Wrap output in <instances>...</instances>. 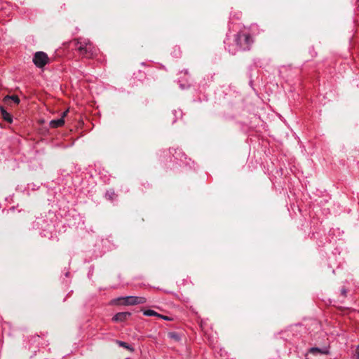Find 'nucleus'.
<instances>
[{
	"mask_svg": "<svg viewBox=\"0 0 359 359\" xmlns=\"http://www.w3.org/2000/svg\"><path fill=\"white\" fill-rule=\"evenodd\" d=\"M32 61L38 68H43L49 62L48 55L43 51L36 52L33 56Z\"/></svg>",
	"mask_w": 359,
	"mask_h": 359,
	"instance_id": "7ed1b4c3",
	"label": "nucleus"
},
{
	"mask_svg": "<svg viewBox=\"0 0 359 359\" xmlns=\"http://www.w3.org/2000/svg\"><path fill=\"white\" fill-rule=\"evenodd\" d=\"M115 196V193L113 190H109L105 194V197L109 200H113Z\"/></svg>",
	"mask_w": 359,
	"mask_h": 359,
	"instance_id": "f8f14e48",
	"label": "nucleus"
},
{
	"mask_svg": "<svg viewBox=\"0 0 359 359\" xmlns=\"http://www.w3.org/2000/svg\"><path fill=\"white\" fill-rule=\"evenodd\" d=\"M235 43L237 48L241 50H249L253 43V39L250 34L241 32L235 36Z\"/></svg>",
	"mask_w": 359,
	"mask_h": 359,
	"instance_id": "f03ea898",
	"label": "nucleus"
},
{
	"mask_svg": "<svg viewBox=\"0 0 359 359\" xmlns=\"http://www.w3.org/2000/svg\"><path fill=\"white\" fill-rule=\"evenodd\" d=\"M158 318H163V320H170V318L169 317L163 315H161V316H158Z\"/></svg>",
	"mask_w": 359,
	"mask_h": 359,
	"instance_id": "2eb2a0df",
	"label": "nucleus"
},
{
	"mask_svg": "<svg viewBox=\"0 0 359 359\" xmlns=\"http://www.w3.org/2000/svg\"><path fill=\"white\" fill-rule=\"evenodd\" d=\"M180 88L182 89H184L185 88V86L184 84H180Z\"/></svg>",
	"mask_w": 359,
	"mask_h": 359,
	"instance_id": "aec40b11",
	"label": "nucleus"
},
{
	"mask_svg": "<svg viewBox=\"0 0 359 359\" xmlns=\"http://www.w3.org/2000/svg\"><path fill=\"white\" fill-rule=\"evenodd\" d=\"M1 112L2 117L5 121H6L8 123H11L13 121L12 115L10 113L7 112L4 108H1Z\"/></svg>",
	"mask_w": 359,
	"mask_h": 359,
	"instance_id": "6e6552de",
	"label": "nucleus"
},
{
	"mask_svg": "<svg viewBox=\"0 0 359 359\" xmlns=\"http://www.w3.org/2000/svg\"><path fill=\"white\" fill-rule=\"evenodd\" d=\"M311 351V352H313V351H319V348H312Z\"/></svg>",
	"mask_w": 359,
	"mask_h": 359,
	"instance_id": "a211bd4d",
	"label": "nucleus"
},
{
	"mask_svg": "<svg viewBox=\"0 0 359 359\" xmlns=\"http://www.w3.org/2000/svg\"><path fill=\"white\" fill-rule=\"evenodd\" d=\"M229 52L231 53L232 55H235L236 53V50H231V48H229Z\"/></svg>",
	"mask_w": 359,
	"mask_h": 359,
	"instance_id": "f3484780",
	"label": "nucleus"
},
{
	"mask_svg": "<svg viewBox=\"0 0 359 359\" xmlns=\"http://www.w3.org/2000/svg\"><path fill=\"white\" fill-rule=\"evenodd\" d=\"M116 344L121 346V347H123V348H126L127 350L130 351V352H133L135 351V348L131 346V345H129L128 344H127L126 342L125 341H119V340H117L116 341Z\"/></svg>",
	"mask_w": 359,
	"mask_h": 359,
	"instance_id": "1a4fd4ad",
	"label": "nucleus"
},
{
	"mask_svg": "<svg viewBox=\"0 0 359 359\" xmlns=\"http://www.w3.org/2000/svg\"><path fill=\"white\" fill-rule=\"evenodd\" d=\"M172 114L173 115L175 116V117L177 118L178 117H182V112L180 109H177V110H174L172 111Z\"/></svg>",
	"mask_w": 359,
	"mask_h": 359,
	"instance_id": "ddd939ff",
	"label": "nucleus"
},
{
	"mask_svg": "<svg viewBox=\"0 0 359 359\" xmlns=\"http://www.w3.org/2000/svg\"><path fill=\"white\" fill-rule=\"evenodd\" d=\"M68 113V110H66L65 111H64L62 114V116L60 118H63V119L65 118V117L67 116Z\"/></svg>",
	"mask_w": 359,
	"mask_h": 359,
	"instance_id": "dca6fc26",
	"label": "nucleus"
},
{
	"mask_svg": "<svg viewBox=\"0 0 359 359\" xmlns=\"http://www.w3.org/2000/svg\"><path fill=\"white\" fill-rule=\"evenodd\" d=\"M355 358L359 359V344L357 346V348H356Z\"/></svg>",
	"mask_w": 359,
	"mask_h": 359,
	"instance_id": "4468645a",
	"label": "nucleus"
},
{
	"mask_svg": "<svg viewBox=\"0 0 359 359\" xmlns=\"http://www.w3.org/2000/svg\"><path fill=\"white\" fill-rule=\"evenodd\" d=\"M143 314L146 316H161V314L156 313L155 311L151 309L144 310Z\"/></svg>",
	"mask_w": 359,
	"mask_h": 359,
	"instance_id": "9d476101",
	"label": "nucleus"
},
{
	"mask_svg": "<svg viewBox=\"0 0 359 359\" xmlns=\"http://www.w3.org/2000/svg\"><path fill=\"white\" fill-rule=\"evenodd\" d=\"M168 337L170 338V339H175V341H178L181 339V337L180 336V334L175 332H169L168 333Z\"/></svg>",
	"mask_w": 359,
	"mask_h": 359,
	"instance_id": "9b49d317",
	"label": "nucleus"
},
{
	"mask_svg": "<svg viewBox=\"0 0 359 359\" xmlns=\"http://www.w3.org/2000/svg\"><path fill=\"white\" fill-rule=\"evenodd\" d=\"M130 315V312H119L114 316L112 320L115 322H123L126 320Z\"/></svg>",
	"mask_w": 359,
	"mask_h": 359,
	"instance_id": "39448f33",
	"label": "nucleus"
},
{
	"mask_svg": "<svg viewBox=\"0 0 359 359\" xmlns=\"http://www.w3.org/2000/svg\"><path fill=\"white\" fill-rule=\"evenodd\" d=\"M64 123H65V119H63V118H60L51 120L49 123V126H50V127H51L53 128H56L62 126L64 125Z\"/></svg>",
	"mask_w": 359,
	"mask_h": 359,
	"instance_id": "423d86ee",
	"label": "nucleus"
},
{
	"mask_svg": "<svg viewBox=\"0 0 359 359\" xmlns=\"http://www.w3.org/2000/svg\"><path fill=\"white\" fill-rule=\"evenodd\" d=\"M76 49L84 57L91 58L97 53V49L88 39L79 38L75 40Z\"/></svg>",
	"mask_w": 359,
	"mask_h": 359,
	"instance_id": "f257e3e1",
	"label": "nucleus"
},
{
	"mask_svg": "<svg viewBox=\"0 0 359 359\" xmlns=\"http://www.w3.org/2000/svg\"><path fill=\"white\" fill-rule=\"evenodd\" d=\"M4 101L6 104H10L11 101L16 104L20 103V99L17 95H7L4 98Z\"/></svg>",
	"mask_w": 359,
	"mask_h": 359,
	"instance_id": "0eeeda50",
	"label": "nucleus"
},
{
	"mask_svg": "<svg viewBox=\"0 0 359 359\" xmlns=\"http://www.w3.org/2000/svg\"><path fill=\"white\" fill-rule=\"evenodd\" d=\"M117 300L121 301L123 305H137L142 304L147 302L144 297L128 296L125 297H120Z\"/></svg>",
	"mask_w": 359,
	"mask_h": 359,
	"instance_id": "20e7f679",
	"label": "nucleus"
},
{
	"mask_svg": "<svg viewBox=\"0 0 359 359\" xmlns=\"http://www.w3.org/2000/svg\"><path fill=\"white\" fill-rule=\"evenodd\" d=\"M341 293L345 296L346 294V290L345 289L341 290Z\"/></svg>",
	"mask_w": 359,
	"mask_h": 359,
	"instance_id": "6ab92c4d",
	"label": "nucleus"
}]
</instances>
